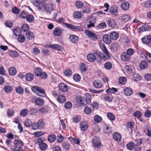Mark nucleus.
Instances as JSON below:
<instances>
[{"instance_id":"1","label":"nucleus","mask_w":151,"mask_h":151,"mask_svg":"<svg viewBox=\"0 0 151 151\" xmlns=\"http://www.w3.org/2000/svg\"><path fill=\"white\" fill-rule=\"evenodd\" d=\"M101 48L103 52L105 54H103L101 52L99 54V58L104 60H109V58H111V56L109 52L107 50L105 45L103 44L101 46Z\"/></svg>"},{"instance_id":"2","label":"nucleus","mask_w":151,"mask_h":151,"mask_svg":"<svg viewBox=\"0 0 151 151\" xmlns=\"http://www.w3.org/2000/svg\"><path fill=\"white\" fill-rule=\"evenodd\" d=\"M34 73L35 75L37 76H40L42 79H45L47 76L46 72H42V69L40 67L36 68L34 70Z\"/></svg>"},{"instance_id":"3","label":"nucleus","mask_w":151,"mask_h":151,"mask_svg":"<svg viewBox=\"0 0 151 151\" xmlns=\"http://www.w3.org/2000/svg\"><path fill=\"white\" fill-rule=\"evenodd\" d=\"M45 123L42 119H40L37 122L33 123L32 129L34 130L37 129H42L45 128Z\"/></svg>"},{"instance_id":"4","label":"nucleus","mask_w":151,"mask_h":151,"mask_svg":"<svg viewBox=\"0 0 151 151\" xmlns=\"http://www.w3.org/2000/svg\"><path fill=\"white\" fill-rule=\"evenodd\" d=\"M14 151H22V147L24 145V143L21 140L15 139L14 141Z\"/></svg>"},{"instance_id":"5","label":"nucleus","mask_w":151,"mask_h":151,"mask_svg":"<svg viewBox=\"0 0 151 151\" xmlns=\"http://www.w3.org/2000/svg\"><path fill=\"white\" fill-rule=\"evenodd\" d=\"M64 24L67 28L70 29L74 31H81L82 28L81 26H75L70 24L64 23Z\"/></svg>"},{"instance_id":"6","label":"nucleus","mask_w":151,"mask_h":151,"mask_svg":"<svg viewBox=\"0 0 151 151\" xmlns=\"http://www.w3.org/2000/svg\"><path fill=\"white\" fill-rule=\"evenodd\" d=\"M136 145L135 150L136 151H140L141 150V147L140 146L142 144V139L141 138H138L135 140Z\"/></svg>"},{"instance_id":"7","label":"nucleus","mask_w":151,"mask_h":151,"mask_svg":"<svg viewBox=\"0 0 151 151\" xmlns=\"http://www.w3.org/2000/svg\"><path fill=\"white\" fill-rule=\"evenodd\" d=\"M151 37L150 35L145 36L142 39V42L145 44H147L151 47Z\"/></svg>"},{"instance_id":"8","label":"nucleus","mask_w":151,"mask_h":151,"mask_svg":"<svg viewBox=\"0 0 151 151\" xmlns=\"http://www.w3.org/2000/svg\"><path fill=\"white\" fill-rule=\"evenodd\" d=\"M92 143L95 146L98 147H99L102 145L99 138L97 137H95L93 138Z\"/></svg>"},{"instance_id":"9","label":"nucleus","mask_w":151,"mask_h":151,"mask_svg":"<svg viewBox=\"0 0 151 151\" xmlns=\"http://www.w3.org/2000/svg\"><path fill=\"white\" fill-rule=\"evenodd\" d=\"M32 88L33 91H36L40 93L43 94L44 95L42 96H45L46 94L44 90L43 89L37 86L33 87Z\"/></svg>"},{"instance_id":"10","label":"nucleus","mask_w":151,"mask_h":151,"mask_svg":"<svg viewBox=\"0 0 151 151\" xmlns=\"http://www.w3.org/2000/svg\"><path fill=\"white\" fill-rule=\"evenodd\" d=\"M124 93L127 96H129L133 93V90L130 88L126 87L123 90Z\"/></svg>"},{"instance_id":"11","label":"nucleus","mask_w":151,"mask_h":151,"mask_svg":"<svg viewBox=\"0 0 151 151\" xmlns=\"http://www.w3.org/2000/svg\"><path fill=\"white\" fill-rule=\"evenodd\" d=\"M109 35L107 34L104 35L103 36V40L104 42L106 44L109 45L111 42V39Z\"/></svg>"},{"instance_id":"12","label":"nucleus","mask_w":151,"mask_h":151,"mask_svg":"<svg viewBox=\"0 0 151 151\" xmlns=\"http://www.w3.org/2000/svg\"><path fill=\"white\" fill-rule=\"evenodd\" d=\"M69 39L70 41L73 43H76L79 40L78 37L74 35H70Z\"/></svg>"},{"instance_id":"13","label":"nucleus","mask_w":151,"mask_h":151,"mask_svg":"<svg viewBox=\"0 0 151 151\" xmlns=\"http://www.w3.org/2000/svg\"><path fill=\"white\" fill-rule=\"evenodd\" d=\"M80 127L81 130L85 131L87 129L88 127V124L86 121L82 122L80 124Z\"/></svg>"},{"instance_id":"14","label":"nucleus","mask_w":151,"mask_h":151,"mask_svg":"<svg viewBox=\"0 0 151 151\" xmlns=\"http://www.w3.org/2000/svg\"><path fill=\"white\" fill-rule=\"evenodd\" d=\"M47 47L52 48L54 50H56L58 51H60L62 49L61 46L56 44L52 45H47Z\"/></svg>"},{"instance_id":"15","label":"nucleus","mask_w":151,"mask_h":151,"mask_svg":"<svg viewBox=\"0 0 151 151\" xmlns=\"http://www.w3.org/2000/svg\"><path fill=\"white\" fill-rule=\"evenodd\" d=\"M60 90L62 91L66 92L68 89V86L64 83H61L59 85Z\"/></svg>"},{"instance_id":"16","label":"nucleus","mask_w":151,"mask_h":151,"mask_svg":"<svg viewBox=\"0 0 151 151\" xmlns=\"http://www.w3.org/2000/svg\"><path fill=\"white\" fill-rule=\"evenodd\" d=\"M87 59L88 60L91 62H94L96 59V56L92 53L88 54L87 56Z\"/></svg>"},{"instance_id":"17","label":"nucleus","mask_w":151,"mask_h":151,"mask_svg":"<svg viewBox=\"0 0 151 151\" xmlns=\"http://www.w3.org/2000/svg\"><path fill=\"white\" fill-rule=\"evenodd\" d=\"M121 7L122 9L126 11L129 8V4L128 2L124 1L122 3Z\"/></svg>"},{"instance_id":"18","label":"nucleus","mask_w":151,"mask_h":151,"mask_svg":"<svg viewBox=\"0 0 151 151\" xmlns=\"http://www.w3.org/2000/svg\"><path fill=\"white\" fill-rule=\"evenodd\" d=\"M110 37L111 39L113 40H116L119 36V34L116 32L113 31L111 32L109 34Z\"/></svg>"},{"instance_id":"19","label":"nucleus","mask_w":151,"mask_h":151,"mask_svg":"<svg viewBox=\"0 0 151 151\" xmlns=\"http://www.w3.org/2000/svg\"><path fill=\"white\" fill-rule=\"evenodd\" d=\"M38 9L39 10H42V11L45 10L46 8V5L45 3L44 2H40L38 4Z\"/></svg>"},{"instance_id":"20","label":"nucleus","mask_w":151,"mask_h":151,"mask_svg":"<svg viewBox=\"0 0 151 151\" xmlns=\"http://www.w3.org/2000/svg\"><path fill=\"white\" fill-rule=\"evenodd\" d=\"M142 113L140 111H137L134 112L133 114L134 116L136 117L140 121H142L143 119L141 118Z\"/></svg>"},{"instance_id":"21","label":"nucleus","mask_w":151,"mask_h":151,"mask_svg":"<svg viewBox=\"0 0 151 151\" xmlns=\"http://www.w3.org/2000/svg\"><path fill=\"white\" fill-rule=\"evenodd\" d=\"M139 29L142 32L149 31L151 30V26L148 25H143L140 27Z\"/></svg>"},{"instance_id":"22","label":"nucleus","mask_w":151,"mask_h":151,"mask_svg":"<svg viewBox=\"0 0 151 151\" xmlns=\"http://www.w3.org/2000/svg\"><path fill=\"white\" fill-rule=\"evenodd\" d=\"M113 138L115 141L118 142L121 139V135L118 133L115 132L113 135Z\"/></svg>"},{"instance_id":"23","label":"nucleus","mask_w":151,"mask_h":151,"mask_svg":"<svg viewBox=\"0 0 151 151\" xmlns=\"http://www.w3.org/2000/svg\"><path fill=\"white\" fill-rule=\"evenodd\" d=\"M119 45L118 44L116 43H113L111 44L110 49L113 51H116L119 48Z\"/></svg>"},{"instance_id":"24","label":"nucleus","mask_w":151,"mask_h":151,"mask_svg":"<svg viewBox=\"0 0 151 151\" xmlns=\"http://www.w3.org/2000/svg\"><path fill=\"white\" fill-rule=\"evenodd\" d=\"M54 9L53 4H50L46 5L45 10L48 13L50 14L52 11L54 10Z\"/></svg>"},{"instance_id":"25","label":"nucleus","mask_w":151,"mask_h":151,"mask_svg":"<svg viewBox=\"0 0 151 151\" xmlns=\"http://www.w3.org/2000/svg\"><path fill=\"white\" fill-rule=\"evenodd\" d=\"M121 58L122 60L124 61H128L130 58L129 55L126 52H123L122 54Z\"/></svg>"},{"instance_id":"26","label":"nucleus","mask_w":151,"mask_h":151,"mask_svg":"<svg viewBox=\"0 0 151 151\" xmlns=\"http://www.w3.org/2000/svg\"><path fill=\"white\" fill-rule=\"evenodd\" d=\"M94 87L97 88H101L102 86V83L101 81L99 80H95L93 82Z\"/></svg>"},{"instance_id":"27","label":"nucleus","mask_w":151,"mask_h":151,"mask_svg":"<svg viewBox=\"0 0 151 151\" xmlns=\"http://www.w3.org/2000/svg\"><path fill=\"white\" fill-rule=\"evenodd\" d=\"M108 26L111 28H115L116 26L115 21L114 20H109L107 21Z\"/></svg>"},{"instance_id":"28","label":"nucleus","mask_w":151,"mask_h":151,"mask_svg":"<svg viewBox=\"0 0 151 151\" xmlns=\"http://www.w3.org/2000/svg\"><path fill=\"white\" fill-rule=\"evenodd\" d=\"M53 34L55 36H60L62 33L61 29L59 28H56L53 31Z\"/></svg>"},{"instance_id":"29","label":"nucleus","mask_w":151,"mask_h":151,"mask_svg":"<svg viewBox=\"0 0 151 151\" xmlns=\"http://www.w3.org/2000/svg\"><path fill=\"white\" fill-rule=\"evenodd\" d=\"M105 100L108 102H111L113 99V97L112 96L111 93H109L106 94L104 97Z\"/></svg>"},{"instance_id":"30","label":"nucleus","mask_w":151,"mask_h":151,"mask_svg":"<svg viewBox=\"0 0 151 151\" xmlns=\"http://www.w3.org/2000/svg\"><path fill=\"white\" fill-rule=\"evenodd\" d=\"M35 102L37 105L39 106H41L43 105L44 103V100L41 98H36L35 100Z\"/></svg>"},{"instance_id":"31","label":"nucleus","mask_w":151,"mask_h":151,"mask_svg":"<svg viewBox=\"0 0 151 151\" xmlns=\"http://www.w3.org/2000/svg\"><path fill=\"white\" fill-rule=\"evenodd\" d=\"M9 55L13 58H16L18 56V53L15 50H11L9 52Z\"/></svg>"},{"instance_id":"32","label":"nucleus","mask_w":151,"mask_h":151,"mask_svg":"<svg viewBox=\"0 0 151 151\" xmlns=\"http://www.w3.org/2000/svg\"><path fill=\"white\" fill-rule=\"evenodd\" d=\"M58 101L60 103H63L66 100L65 97L63 95H60L57 98Z\"/></svg>"},{"instance_id":"33","label":"nucleus","mask_w":151,"mask_h":151,"mask_svg":"<svg viewBox=\"0 0 151 151\" xmlns=\"http://www.w3.org/2000/svg\"><path fill=\"white\" fill-rule=\"evenodd\" d=\"M3 89L5 92L7 93H10L13 89L12 87L8 85L4 86Z\"/></svg>"},{"instance_id":"34","label":"nucleus","mask_w":151,"mask_h":151,"mask_svg":"<svg viewBox=\"0 0 151 151\" xmlns=\"http://www.w3.org/2000/svg\"><path fill=\"white\" fill-rule=\"evenodd\" d=\"M34 76L31 73H27L25 76L26 79L29 81H31L33 79Z\"/></svg>"},{"instance_id":"35","label":"nucleus","mask_w":151,"mask_h":151,"mask_svg":"<svg viewBox=\"0 0 151 151\" xmlns=\"http://www.w3.org/2000/svg\"><path fill=\"white\" fill-rule=\"evenodd\" d=\"M131 18V16L129 15L125 14L122 16L121 19L123 21L127 22L130 20Z\"/></svg>"},{"instance_id":"36","label":"nucleus","mask_w":151,"mask_h":151,"mask_svg":"<svg viewBox=\"0 0 151 151\" xmlns=\"http://www.w3.org/2000/svg\"><path fill=\"white\" fill-rule=\"evenodd\" d=\"M80 70L81 72H85L88 70V68L86 65L84 63L81 64L80 67Z\"/></svg>"},{"instance_id":"37","label":"nucleus","mask_w":151,"mask_h":151,"mask_svg":"<svg viewBox=\"0 0 151 151\" xmlns=\"http://www.w3.org/2000/svg\"><path fill=\"white\" fill-rule=\"evenodd\" d=\"M33 124L31 121L29 119H26L24 121V125L27 127H29L31 126L32 127Z\"/></svg>"},{"instance_id":"38","label":"nucleus","mask_w":151,"mask_h":151,"mask_svg":"<svg viewBox=\"0 0 151 151\" xmlns=\"http://www.w3.org/2000/svg\"><path fill=\"white\" fill-rule=\"evenodd\" d=\"M48 140L50 142H53L55 140L56 136L54 134H52L48 137Z\"/></svg>"},{"instance_id":"39","label":"nucleus","mask_w":151,"mask_h":151,"mask_svg":"<svg viewBox=\"0 0 151 151\" xmlns=\"http://www.w3.org/2000/svg\"><path fill=\"white\" fill-rule=\"evenodd\" d=\"M9 72L10 75L14 76L16 74L17 70L15 68L11 67L9 68Z\"/></svg>"},{"instance_id":"40","label":"nucleus","mask_w":151,"mask_h":151,"mask_svg":"<svg viewBox=\"0 0 151 151\" xmlns=\"http://www.w3.org/2000/svg\"><path fill=\"white\" fill-rule=\"evenodd\" d=\"M147 63L145 61H142L140 64V67L141 69H145L147 68Z\"/></svg>"},{"instance_id":"41","label":"nucleus","mask_w":151,"mask_h":151,"mask_svg":"<svg viewBox=\"0 0 151 151\" xmlns=\"http://www.w3.org/2000/svg\"><path fill=\"white\" fill-rule=\"evenodd\" d=\"M39 146L40 149L42 151L45 150L47 147V145L43 142H41L40 143Z\"/></svg>"},{"instance_id":"42","label":"nucleus","mask_w":151,"mask_h":151,"mask_svg":"<svg viewBox=\"0 0 151 151\" xmlns=\"http://www.w3.org/2000/svg\"><path fill=\"white\" fill-rule=\"evenodd\" d=\"M109 12L112 14H115L116 16L118 14V13L117 7L116 6L115 7H111L109 9Z\"/></svg>"},{"instance_id":"43","label":"nucleus","mask_w":151,"mask_h":151,"mask_svg":"<svg viewBox=\"0 0 151 151\" xmlns=\"http://www.w3.org/2000/svg\"><path fill=\"white\" fill-rule=\"evenodd\" d=\"M127 149L129 150H132L134 148H135V144L132 142H130L127 145Z\"/></svg>"},{"instance_id":"44","label":"nucleus","mask_w":151,"mask_h":151,"mask_svg":"<svg viewBox=\"0 0 151 151\" xmlns=\"http://www.w3.org/2000/svg\"><path fill=\"white\" fill-rule=\"evenodd\" d=\"M17 39L19 42L22 43L25 41L26 38L24 35H18Z\"/></svg>"},{"instance_id":"45","label":"nucleus","mask_w":151,"mask_h":151,"mask_svg":"<svg viewBox=\"0 0 151 151\" xmlns=\"http://www.w3.org/2000/svg\"><path fill=\"white\" fill-rule=\"evenodd\" d=\"M107 116L108 118L111 121H114L115 119V115L111 113H108Z\"/></svg>"},{"instance_id":"46","label":"nucleus","mask_w":151,"mask_h":151,"mask_svg":"<svg viewBox=\"0 0 151 151\" xmlns=\"http://www.w3.org/2000/svg\"><path fill=\"white\" fill-rule=\"evenodd\" d=\"M26 37L29 40L32 39L34 37L33 33L30 31H28L25 34Z\"/></svg>"},{"instance_id":"47","label":"nucleus","mask_w":151,"mask_h":151,"mask_svg":"<svg viewBox=\"0 0 151 151\" xmlns=\"http://www.w3.org/2000/svg\"><path fill=\"white\" fill-rule=\"evenodd\" d=\"M21 28L23 31L27 32L29 29V26L27 24H24L22 25Z\"/></svg>"},{"instance_id":"48","label":"nucleus","mask_w":151,"mask_h":151,"mask_svg":"<svg viewBox=\"0 0 151 151\" xmlns=\"http://www.w3.org/2000/svg\"><path fill=\"white\" fill-rule=\"evenodd\" d=\"M86 103L88 104L91 103V95L89 93H87L85 95Z\"/></svg>"},{"instance_id":"49","label":"nucleus","mask_w":151,"mask_h":151,"mask_svg":"<svg viewBox=\"0 0 151 151\" xmlns=\"http://www.w3.org/2000/svg\"><path fill=\"white\" fill-rule=\"evenodd\" d=\"M104 67L106 69L109 70L111 69L112 67V64L111 62H107L105 63Z\"/></svg>"},{"instance_id":"50","label":"nucleus","mask_w":151,"mask_h":151,"mask_svg":"<svg viewBox=\"0 0 151 151\" xmlns=\"http://www.w3.org/2000/svg\"><path fill=\"white\" fill-rule=\"evenodd\" d=\"M30 114L31 115H36L37 113V110L35 108L31 109L29 111Z\"/></svg>"},{"instance_id":"51","label":"nucleus","mask_w":151,"mask_h":151,"mask_svg":"<svg viewBox=\"0 0 151 151\" xmlns=\"http://www.w3.org/2000/svg\"><path fill=\"white\" fill-rule=\"evenodd\" d=\"M26 20L29 22L31 23L34 20V16L32 15H28L26 18Z\"/></svg>"},{"instance_id":"52","label":"nucleus","mask_w":151,"mask_h":151,"mask_svg":"<svg viewBox=\"0 0 151 151\" xmlns=\"http://www.w3.org/2000/svg\"><path fill=\"white\" fill-rule=\"evenodd\" d=\"M127 80V78L125 77H122L119 78V82L121 84L124 85L126 83Z\"/></svg>"},{"instance_id":"53","label":"nucleus","mask_w":151,"mask_h":151,"mask_svg":"<svg viewBox=\"0 0 151 151\" xmlns=\"http://www.w3.org/2000/svg\"><path fill=\"white\" fill-rule=\"evenodd\" d=\"M117 89L116 88H109L107 89L106 92L107 93H113L114 94L115 92H117Z\"/></svg>"},{"instance_id":"54","label":"nucleus","mask_w":151,"mask_h":151,"mask_svg":"<svg viewBox=\"0 0 151 151\" xmlns=\"http://www.w3.org/2000/svg\"><path fill=\"white\" fill-rule=\"evenodd\" d=\"M28 111L27 109H24L22 110L20 112V115L22 116H25L28 114Z\"/></svg>"},{"instance_id":"55","label":"nucleus","mask_w":151,"mask_h":151,"mask_svg":"<svg viewBox=\"0 0 151 151\" xmlns=\"http://www.w3.org/2000/svg\"><path fill=\"white\" fill-rule=\"evenodd\" d=\"M106 27V24L104 22H103L99 24L98 27L100 29H104Z\"/></svg>"},{"instance_id":"56","label":"nucleus","mask_w":151,"mask_h":151,"mask_svg":"<svg viewBox=\"0 0 151 151\" xmlns=\"http://www.w3.org/2000/svg\"><path fill=\"white\" fill-rule=\"evenodd\" d=\"M72 104L70 102L68 101L65 103V108L66 109H70L72 107Z\"/></svg>"},{"instance_id":"57","label":"nucleus","mask_w":151,"mask_h":151,"mask_svg":"<svg viewBox=\"0 0 151 151\" xmlns=\"http://www.w3.org/2000/svg\"><path fill=\"white\" fill-rule=\"evenodd\" d=\"M85 33L86 35H88V37H94L95 34L93 33L91 31H89L88 30H86L85 31Z\"/></svg>"},{"instance_id":"58","label":"nucleus","mask_w":151,"mask_h":151,"mask_svg":"<svg viewBox=\"0 0 151 151\" xmlns=\"http://www.w3.org/2000/svg\"><path fill=\"white\" fill-rule=\"evenodd\" d=\"M94 120L96 122H101L102 120L101 117L98 115H96L94 117Z\"/></svg>"},{"instance_id":"59","label":"nucleus","mask_w":151,"mask_h":151,"mask_svg":"<svg viewBox=\"0 0 151 151\" xmlns=\"http://www.w3.org/2000/svg\"><path fill=\"white\" fill-rule=\"evenodd\" d=\"M74 17L76 18H80L81 17V14L80 12H75L73 14Z\"/></svg>"},{"instance_id":"60","label":"nucleus","mask_w":151,"mask_h":151,"mask_svg":"<svg viewBox=\"0 0 151 151\" xmlns=\"http://www.w3.org/2000/svg\"><path fill=\"white\" fill-rule=\"evenodd\" d=\"M16 91L18 93L21 94L23 93L24 89L22 87L19 86L16 88Z\"/></svg>"},{"instance_id":"61","label":"nucleus","mask_w":151,"mask_h":151,"mask_svg":"<svg viewBox=\"0 0 151 151\" xmlns=\"http://www.w3.org/2000/svg\"><path fill=\"white\" fill-rule=\"evenodd\" d=\"M44 134V132L42 131H38L33 133V134L36 137L41 136Z\"/></svg>"},{"instance_id":"62","label":"nucleus","mask_w":151,"mask_h":151,"mask_svg":"<svg viewBox=\"0 0 151 151\" xmlns=\"http://www.w3.org/2000/svg\"><path fill=\"white\" fill-rule=\"evenodd\" d=\"M63 148L66 150H68L70 147V145L67 142H64L62 144Z\"/></svg>"},{"instance_id":"63","label":"nucleus","mask_w":151,"mask_h":151,"mask_svg":"<svg viewBox=\"0 0 151 151\" xmlns=\"http://www.w3.org/2000/svg\"><path fill=\"white\" fill-rule=\"evenodd\" d=\"M73 78L76 81H79L81 79V76L78 74H76L74 75Z\"/></svg>"},{"instance_id":"64","label":"nucleus","mask_w":151,"mask_h":151,"mask_svg":"<svg viewBox=\"0 0 151 151\" xmlns=\"http://www.w3.org/2000/svg\"><path fill=\"white\" fill-rule=\"evenodd\" d=\"M145 80L147 81H151V74L147 73L144 76Z\"/></svg>"}]
</instances>
